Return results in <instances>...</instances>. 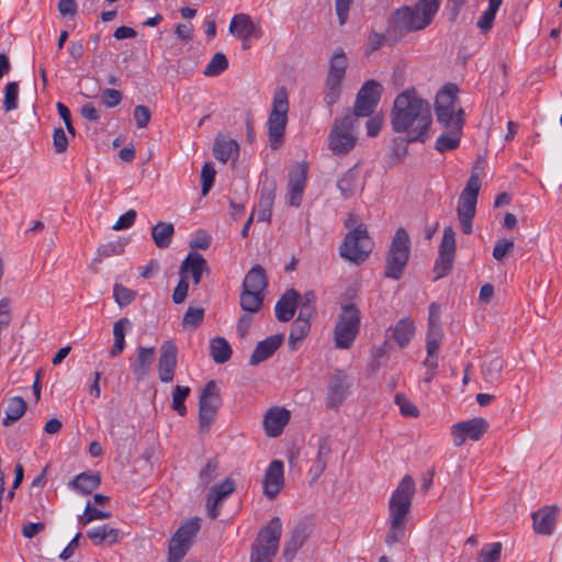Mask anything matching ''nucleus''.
Listing matches in <instances>:
<instances>
[{
    "label": "nucleus",
    "instance_id": "a18cd8bd",
    "mask_svg": "<svg viewBox=\"0 0 562 562\" xmlns=\"http://www.w3.org/2000/svg\"><path fill=\"white\" fill-rule=\"evenodd\" d=\"M111 516L110 512L101 510L88 502L83 513L78 516V522L85 527L94 520L109 519Z\"/></svg>",
    "mask_w": 562,
    "mask_h": 562
},
{
    "label": "nucleus",
    "instance_id": "f257e3e1",
    "mask_svg": "<svg viewBox=\"0 0 562 562\" xmlns=\"http://www.w3.org/2000/svg\"><path fill=\"white\" fill-rule=\"evenodd\" d=\"M431 122L429 103L414 89H407L396 97L391 112V124L394 132L407 134V143H425L429 137Z\"/></svg>",
    "mask_w": 562,
    "mask_h": 562
},
{
    "label": "nucleus",
    "instance_id": "bf43d9fd",
    "mask_svg": "<svg viewBox=\"0 0 562 562\" xmlns=\"http://www.w3.org/2000/svg\"><path fill=\"white\" fill-rule=\"evenodd\" d=\"M502 554V543L493 542L481 550V562H499Z\"/></svg>",
    "mask_w": 562,
    "mask_h": 562
},
{
    "label": "nucleus",
    "instance_id": "20e7f679",
    "mask_svg": "<svg viewBox=\"0 0 562 562\" xmlns=\"http://www.w3.org/2000/svg\"><path fill=\"white\" fill-rule=\"evenodd\" d=\"M361 328V313L355 303H344L340 306L333 340L337 349L347 350L355 344Z\"/></svg>",
    "mask_w": 562,
    "mask_h": 562
},
{
    "label": "nucleus",
    "instance_id": "09e8293b",
    "mask_svg": "<svg viewBox=\"0 0 562 562\" xmlns=\"http://www.w3.org/2000/svg\"><path fill=\"white\" fill-rule=\"evenodd\" d=\"M228 68V60L223 53H215L206 65L203 74L207 77H215Z\"/></svg>",
    "mask_w": 562,
    "mask_h": 562
},
{
    "label": "nucleus",
    "instance_id": "423d86ee",
    "mask_svg": "<svg viewBox=\"0 0 562 562\" xmlns=\"http://www.w3.org/2000/svg\"><path fill=\"white\" fill-rule=\"evenodd\" d=\"M282 533V522L273 517L263 526L251 547L250 562H272L278 552Z\"/></svg>",
    "mask_w": 562,
    "mask_h": 562
},
{
    "label": "nucleus",
    "instance_id": "473e14b6",
    "mask_svg": "<svg viewBox=\"0 0 562 562\" xmlns=\"http://www.w3.org/2000/svg\"><path fill=\"white\" fill-rule=\"evenodd\" d=\"M446 128L449 130V132L441 134L436 140L435 148L439 153L453 150L460 145V136L462 132L460 120L454 123V127Z\"/></svg>",
    "mask_w": 562,
    "mask_h": 562
},
{
    "label": "nucleus",
    "instance_id": "4be33fe9",
    "mask_svg": "<svg viewBox=\"0 0 562 562\" xmlns=\"http://www.w3.org/2000/svg\"><path fill=\"white\" fill-rule=\"evenodd\" d=\"M290 419V412L281 407L270 408L263 417L265 431L269 437H278Z\"/></svg>",
    "mask_w": 562,
    "mask_h": 562
},
{
    "label": "nucleus",
    "instance_id": "5fc2aeb1",
    "mask_svg": "<svg viewBox=\"0 0 562 562\" xmlns=\"http://www.w3.org/2000/svg\"><path fill=\"white\" fill-rule=\"evenodd\" d=\"M19 83L15 81L8 82L4 88L3 108L7 112L18 108Z\"/></svg>",
    "mask_w": 562,
    "mask_h": 562
},
{
    "label": "nucleus",
    "instance_id": "39448f33",
    "mask_svg": "<svg viewBox=\"0 0 562 562\" xmlns=\"http://www.w3.org/2000/svg\"><path fill=\"white\" fill-rule=\"evenodd\" d=\"M288 112L289 94L285 87H280L273 94L272 109L267 122L269 144L272 149H279L284 143Z\"/></svg>",
    "mask_w": 562,
    "mask_h": 562
},
{
    "label": "nucleus",
    "instance_id": "6ab92c4d",
    "mask_svg": "<svg viewBox=\"0 0 562 562\" xmlns=\"http://www.w3.org/2000/svg\"><path fill=\"white\" fill-rule=\"evenodd\" d=\"M263 494L272 501L284 486V464L281 460H272L265 473Z\"/></svg>",
    "mask_w": 562,
    "mask_h": 562
},
{
    "label": "nucleus",
    "instance_id": "e433bc0d",
    "mask_svg": "<svg viewBox=\"0 0 562 562\" xmlns=\"http://www.w3.org/2000/svg\"><path fill=\"white\" fill-rule=\"evenodd\" d=\"M337 188L344 199L352 198L359 189V172L356 167L347 170L338 180Z\"/></svg>",
    "mask_w": 562,
    "mask_h": 562
},
{
    "label": "nucleus",
    "instance_id": "79ce46f5",
    "mask_svg": "<svg viewBox=\"0 0 562 562\" xmlns=\"http://www.w3.org/2000/svg\"><path fill=\"white\" fill-rule=\"evenodd\" d=\"M210 353L215 363L227 362L232 357V348L223 337H215L210 341Z\"/></svg>",
    "mask_w": 562,
    "mask_h": 562
},
{
    "label": "nucleus",
    "instance_id": "c03bdc74",
    "mask_svg": "<svg viewBox=\"0 0 562 562\" xmlns=\"http://www.w3.org/2000/svg\"><path fill=\"white\" fill-rule=\"evenodd\" d=\"M504 368V360L501 357H492L482 364V375L487 383H494L499 380Z\"/></svg>",
    "mask_w": 562,
    "mask_h": 562
},
{
    "label": "nucleus",
    "instance_id": "052dcab7",
    "mask_svg": "<svg viewBox=\"0 0 562 562\" xmlns=\"http://www.w3.org/2000/svg\"><path fill=\"white\" fill-rule=\"evenodd\" d=\"M124 252V244L120 241H111L104 245H101L98 248L99 260L103 258H109L112 256H120Z\"/></svg>",
    "mask_w": 562,
    "mask_h": 562
},
{
    "label": "nucleus",
    "instance_id": "a211bd4d",
    "mask_svg": "<svg viewBox=\"0 0 562 562\" xmlns=\"http://www.w3.org/2000/svg\"><path fill=\"white\" fill-rule=\"evenodd\" d=\"M177 356L178 348L171 340L161 344L158 359V374L161 382L169 383L173 380Z\"/></svg>",
    "mask_w": 562,
    "mask_h": 562
},
{
    "label": "nucleus",
    "instance_id": "4c0bfd02",
    "mask_svg": "<svg viewBox=\"0 0 562 562\" xmlns=\"http://www.w3.org/2000/svg\"><path fill=\"white\" fill-rule=\"evenodd\" d=\"M267 288V278L261 266L252 267L246 274L243 282V290L263 293Z\"/></svg>",
    "mask_w": 562,
    "mask_h": 562
},
{
    "label": "nucleus",
    "instance_id": "1a4fd4ad",
    "mask_svg": "<svg viewBox=\"0 0 562 562\" xmlns=\"http://www.w3.org/2000/svg\"><path fill=\"white\" fill-rule=\"evenodd\" d=\"M357 143V119L346 114L336 119L328 136L329 149L335 155L348 154Z\"/></svg>",
    "mask_w": 562,
    "mask_h": 562
},
{
    "label": "nucleus",
    "instance_id": "6e6552de",
    "mask_svg": "<svg viewBox=\"0 0 562 562\" xmlns=\"http://www.w3.org/2000/svg\"><path fill=\"white\" fill-rule=\"evenodd\" d=\"M373 243L364 224L357 225L346 235L339 248L340 256L355 263L363 262L370 255Z\"/></svg>",
    "mask_w": 562,
    "mask_h": 562
},
{
    "label": "nucleus",
    "instance_id": "37998d69",
    "mask_svg": "<svg viewBox=\"0 0 562 562\" xmlns=\"http://www.w3.org/2000/svg\"><path fill=\"white\" fill-rule=\"evenodd\" d=\"M265 300L263 293H257L243 290L239 296V304L246 313H257L260 311Z\"/></svg>",
    "mask_w": 562,
    "mask_h": 562
},
{
    "label": "nucleus",
    "instance_id": "3c124183",
    "mask_svg": "<svg viewBox=\"0 0 562 562\" xmlns=\"http://www.w3.org/2000/svg\"><path fill=\"white\" fill-rule=\"evenodd\" d=\"M439 255L454 258L456 233L451 226H447L443 229V236L439 246Z\"/></svg>",
    "mask_w": 562,
    "mask_h": 562
},
{
    "label": "nucleus",
    "instance_id": "c9c22d12",
    "mask_svg": "<svg viewBox=\"0 0 562 562\" xmlns=\"http://www.w3.org/2000/svg\"><path fill=\"white\" fill-rule=\"evenodd\" d=\"M100 484L101 479L99 474L82 472L75 476V479L68 483V486L83 495H88L98 488Z\"/></svg>",
    "mask_w": 562,
    "mask_h": 562
},
{
    "label": "nucleus",
    "instance_id": "412c9836",
    "mask_svg": "<svg viewBox=\"0 0 562 562\" xmlns=\"http://www.w3.org/2000/svg\"><path fill=\"white\" fill-rule=\"evenodd\" d=\"M311 533V526L306 521H299L290 532L289 540L283 547V558L290 562L303 547Z\"/></svg>",
    "mask_w": 562,
    "mask_h": 562
},
{
    "label": "nucleus",
    "instance_id": "9b49d317",
    "mask_svg": "<svg viewBox=\"0 0 562 562\" xmlns=\"http://www.w3.org/2000/svg\"><path fill=\"white\" fill-rule=\"evenodd\" d=\"M480 189L481 180L476 173H472L458 200V218L460 221L462 232L467 235L472 233V222L476 213Z\"/></svg>",
    "mask_w": 562,
    "mask_h": 562
},
{
    "label": "nucleus",
    "instance_id": "dca6fc26",
    "mask_svg": "<svg viewBox=\"0 0 562 562\" xmlns=\"http://www.w3.org/2000/svg\"><path fill=\"white\" fill-rule=\"evenodd\" d=\"M488 423L484 418H472L460 422L451 427L453 443L462 446L468 439L476 441L487 431Z\"/></svg>",
    "mask_w": 562,
    "mask_h": 562
},
{
    "label": "nucleus",
    "instance_id": "f704fd0d",
    "mask_svg": "<svg viewBox=\"0 0 562 562\" xmlns=\"http://www.w3.org/2000/svg\"><path fill=\"white\" fill-rule=\"evenodd\" d=\"M132 328V322L127 317H122L113 325L114 344L110 350L111 357H116L125 349V334Z\"/></svg>",
    "mask_w": 562,
    "mask_h": 562
},
{
    "label": "nucleus",
    "instance_id": "b1692460",
    "mask_svg": "<svg viewBox=\"0 0 562 562\" xmlns=\"http://www.w3.org/2000/svg\"><path fill=\"white\" fill-rule=\"evenodd\" d=\"M283 335H272L259 341L249 359V364L258 366L269 359L282 345Z\"/></svg>",
    "mask_w": 562,
    "mask_h": 562
},
{
    "label": "nucleus",
    "instance_id": "72a5a7b5",
    "mask_svg": "<svg viewBox=\"0 0 562 562\" xmlns=\"http://www.w3.org/2000/svg\"><path fill=\"white\" fill-rule=\"evenodd\" d=\"M389 331H391V338L394 339L400 348H405L414 336V322L408 318H403L393 327H390Z\"/></svg>",
    "mask_w": 562,
    "mask_h": 562
},
{
    "label": "nucleus",
    "instance_id": "ddd939ff",
    "mask_svg": "<svg viewBox=\"0 0 562 562\" xmlns=\"http://www.w3.org/2000/svg\"><path fill=\"white\" fill-rule=\"evenodd\" d=\"M221 400L218 387L215 381H209L199 397V427L202 431H207L213 424Z\"/></svg>",
    "mask_w": 562,
    "mask_h": 562
},
{
    "label": "nucleus",
    "instance_id": "c85d7f7f",
    "mask_svg": "<svg viewBox=\"0 0 562 562\" xmlns=\"http://www.w3.org/2000/svg\"><path fill=\"white\" fill-rule=\"evenodd\" d=\"M207 270V262L199 252H189L180 267V276H187L190 272L194 284H199L203 271Z\"/></svg>",
    "mask_w": 562,
    "mask_h": 562
},
{
    "label": "nucleus",
    "instance_id": "7ed1b4c3",
    "mask_svg": "<svg viewBox=\"0 0 562 562\" xmlns=\"http://www.w3.org/2000/svg\"><path fill=\"white\" fill-rule=\"evenodd\" d=\"M414 494L415 482L412 476L405 475L389 501V531L385 536V543L389 547L402 542L405 538Z\"/></svg>",
    "mask_w": 562,
    "mask_h": 562
},
{
    "label": "nucleus",
    "instance_id": "338daca9",
    "mask_svg": "<svg viewBox=\"0 0 562 562\" xmlns=\"http://www.w3.org/2000/svg\"><path fill=\"white\" fill-rule=\"evenodd\" d=\"M385 42H386V36L384 34H381L378 32L370 33V35L368 37L366 54L370 55V54L379 50L385 44Z\"/></svg>",
    "mask_w": 562,
    "mask_h": 562
},
{
    "label": "nucleus",
    "instance_id": "680f3d73",
    "mask_svg": "<svg viewBox=\"0 0 562 562\" xmlns=\"http://www.w3.org/2000/svg\"><path fill=\"white\" fill-rule=\"evenodd\" d=\"M276 198V186L274 183H270L269 186H263L260 192V199L258 203V207L272 210Z\"/></svg>",
    "mask_w": 562,
    "mask_h": 562
},
{
    "label": "nucleus",
    "instance_id": "864d4df0",
    "mask_svg": "<svg viewBox=\"0 0 562 562\" xmlns=\"http://www.w3.org/2000/svg\"><path fill=\"white\" fill-rule=\"evenodd\" d=\"M113 297L120 307H125L137 297V292L116 283L113 286Z\"/></svg>",
    "mask_w": 562,
    "mask_h": 562
},
{
    "label": "nucleus",
    "instance_id": "4d7b16f0",
    "mask_svg": "<svg viewBox=\"0 0 562 562\" xmlns=\"http://www.w3.org/2000/svg\"><path fill=\"white\" fill-rule=\"evenodd\" d=\"M395 404L400 407L401 414L405 417H417L418 408L403 393H396L394 397Z\"/></svg>",
    "mask_w": 562,
    "mask_h": 562
},
{
    "label": "nucleus",
    "instance_id": "13d9d810",
    "mask_svg": "<svg viewBox=\"0 0 562 562\" xmlns=\"http://www.w3.org/2000/svg\"><path fill=\"white\" fill-rule=\"evenodd\" d=\"M216 171L212 162H205L201 170L202 195H206L214 184Z\"/></svg>",
    "mask_w": 562,
    "mask_h": 562
},
{
    "label": "nucleus",
    "instance_id": "cd10ccee",
    "mask_svg": "<svg viewBox=\"0 0 562 562\" xmlns=\"http://www.w3.org/2000/svg\"><path fill=\"white\" fill-rule=\"evenodd\" d=\"M533 529L539 535L549 536L553 532L557 519L555 507H543L532 514Z\"/></svg>",
    "mask_w": 562,
    "mask_h": 562
},
{
    "label": "nucleus",
    "instance_id": "603ef678",
    "mask_svg": "<svg viewBox=\"0 0 562 562\" xmlns=\"http://www.w3.org/2000/svg\"><path fill=\"white\" fill-rule=\"evenodd\" d=\"M189 386L177 385L172 391V404L171 407L175 409L180 416H184L187 414V407L184 404L186 398L190 394Z\"/></svg>",
    "mask_w": 562,
    "mask_h": 562
},
{
    "label": "nucleus",
    "instance_id": "ea45409f",
    "mask_svg": "<svg viewBox=\"0 0 562 562\" xmlns=\"http://www.w3.org/2000/svg\"><path fill=\"white\" fill-rule=\"evenodd\" d=\"M347 66H348L347 56H346L344 49L339 47L334 52V54L329 60V68H328V74H327L326 78L342 81L345 74H346Z\"/></svg>",
    "mask_w": 562,
    "mask_h": 562
},
{
    "label": "nucleus",
    "instance_id": "f8f14e48",
    "mask_svg": "<svg viewBox=\"0 0 562 562\" xmlns=\"http://www.w3.org/2000/svg\"><path fill=\"white\" fill-rule=\"evenodd\" d=\"M200 521L199 517H193L178 528L169 542L168 562H180L184 558L200 530Z\"/></svg>",
    "mask_w": 562,
    "mask_h": 562
},
{
    "label": "nucleus",
    "instance_id": "9d476101",
    "mask_svg": "<svg viewBox=\"0 0 562 562\" xmlns=\"http://www.w3.org/2000/svg\"><path fill=\"white\" fill-rule=\"evenodd\" d=\"M457 86L449 83L445 86L436 95L435 113L437 121L443 127H454V123L460 120L461 127H463V110L457 109L458 97Z\"/></svg>",
    "mask_w": 562,
    "mask_h": 562
},
{
    "label": "nucleus",
    "instance_id": "4468645a",
    "mask_svg": "<svg viewBox=\"0 0 562 562\" xmlns=\"http://www.w3.org/2000/svg\"><path fill=\"white\" fill-rule=\"evenodd\" d=\"M381 92L382 86L376 80L366 81L357 94L351 115L356 119L370 116L380 101Z\"/></svg>",
    "mask_w": 562,
    "mask_h": 562
},
{
    "label": "nucleus",
    "instance_id": "f3484780",
    "mask_svg": "<svg viewBox=\"0 0 562 562\" xmlns=\"http://www.w3.org/2000/svg\"><path fill=\"white\" fill-rule=\"evenodd\" d=\"M351 382L342 370H336L327 384L326 405L337 409L350 393Z\"/></svg>",
    "mask_w": 562,
    "mask_h": 562
},
{
    "label": "nucleus",
    "instance_id": "6e6d98bb",
    "mask_svg": "<svg viewBox=\"0 0 562 562\" xmlns=\"http://www.w3.org/2000/svg\"><path fill=\"white\" fill-rule=\"evenodd\" d=\"M218 461L210 459L199 473L200 484L205 487L217 476Z\"/></svg>",
    "mask_w": 562,
    "mask_h": 562
},
{
    "label": "nucleus",
    "instance_id": "bb28decb",
    "mask_svg": "<svg viewBox=\"0 0 562 562\" xmlns=\"http://www.w3.org/2000/svg\"><path fill=\"white\" fill-rule=\"evenodd\" d=\"M155 359L154 347H138L136 359L131 363V370L136 381H142L150 371Z\"/></svg>",
    "mask_w": 562,
    "mask_h": 562
},
{
    "label": "nucleus",
    "instance_id": "58836bf2",
    "mask_svg": "<svg viewBox=\"0 0 562 562\" xmlns=\"http://www.w3.org/2000/svg\"><path fill=\"white\" fill-rule=\"evenodd\" d=\"M175 235L173 224L168 222H158L151 228V237L156 247L164 249L168 248Z\"/></svg>",
    "mask_w": 562,
    "mask_h": 562
},
{
    "label": "nucleus",
    "instance_id": "7c9ffc66",
    "mask_svg": "<svg viewBox=\"0 0 562 562\" xmlns=\"http://www.w3.org/2000/svg\"><path fill=\"white\" fill-rule=\"evenodd\" d=\"M87 537L94 546L113 544L119 541L120 530L109 525H102L91 528L87 532Z\"/></svg>",
    "mask_w": 562,
    "mask_h": 562
},
{
    "label": "nucleus",
    "instance_id": "8fccbe9b",
    "mask_svg": "<svg viewBox=\"0 0 562 562\" xmlns=\"http://www.w3.org/2000/svg\"><path fill=\"white\" fill-rule=\"evenodd\" d=\"M340 80L327 79L325 81L324 102L328 108H331L340 98L341 94Z\"/></svg>",
    "mask_w": 562,
    "mask_h": 562
},
{
    "label": "nucleus",
    "instance_id": "0e129e2a",
    "mask_svg": "<svg viewBox=\"0 0 562 562\" xmlns=\"http://www.w3.org/2000/svg\"><path fill=\"white\" fill-rule=\"evenodd\" d=\"M204 317V310L202 307L190 306L183 316V324L193 327L199 326Z\"/></svg>",
    "mask_w": 562,
    "mask_h": 562
},
{
    "label": "nucleus",
    "instance_id": "69168bd1",
    "mask_svg": "<svg viewBox=\"0 0 562 562\" xmlns=\"http://www.w3.org/2000/svg\"><path fill=\"white\" fill-rule=\"evenodd\" d=\"M54 150L57 154L65 153L68 147V138L63 127H55L53 133Z\"/></svg>",
    "mask_w": 562,
    "mask_h": 562
},
{
    "label": "nucleus",
    "instance_id": "a19ab883",
    "mask_svg": "<svg viewBox=\"0 0 562 562\" xmlns=\"http://www.w3.org/2000/svg\"><path fill=\"white\" fill-rule=\"evenodd\" d=\"M25 411L26 402L21 396L10 398L2 420L3 426L8 427L18 422L25 414Z\"/></svg>",
    "mask_w": 562,
    "mask_h": 562
},
{
    "label": "nucleus",
    "instance_id": "0eeeda50",
    "mask_svg": "<svg viewBox=\"0 0 562 562\" xmlns=\"http://www.w3.org/2000/svg\"><path fill=\"white\" fill-rule=\"evenodd\" d=\"M411 252V238L405 228L396 229L386 257L384 276L398 280L407 265Z\"/></svg>",
    "mask_w": 562,
    "mask_h": 562
},
{
    "label": "nucleus",
    "instance_id": "49530a36",
    "mask_svg": "<svg viewBox=\"0 0 562 562\" xmlns=\"http://www.w3.org/2000/svg\"><path fill=\"white\" fill-rule=\"evenodd\" d=\"M440 5V0H420L415 9L419 13L420 19L425 23V26H428L434 15L437 13Z\"/></svg>",
    "mask_w": 562,
    "mask_h": 562
},
{
    "label": "nucleus",
    "instance_id": "774afa93",
    "mask_svg": "<svg viewBox=\"0 0 562 562\" xmlns=\"http://www.w3.org/2000/svg\"><path fill=\"white\" fill-rule=\"evenodd\" d=\"M514 249V241L502 239L496 243L493 249V257L497 261H502L506 255Z\"/></svg>",
    "mask_w": 562,
    "mask_h": 562
},
{
    "label": "nucleus",
    "instance_id": "aec40b11",
    "mask_svg": "<svg viewBox=\"0 0 562 562\" xmlns=\"http://www.w3.org/2000/svg\"><path fill=\"white\" fill-rule=\"evenodd\" d=\"M234 491L235 483L231 479H226L222 483L212 486L206 497V509L211 519L214 520L218 517L222 501H224Z\"/></svg>",
    "mask_w": 562,
    "mask_h": 562
},
{
    "label": "nucleus",
    "instance_id": "c756f323",
    "mask_svg": "<svg viewBox=\"0 0 562 562\" xmlns=\"http://www.w3.org/2000/svg\"><path fill=\"white\" fill-rule=\"evenodd\" d=\"M239 154V145L236 140L227 137L224 134H218L214 140L213 155L214 157L225 164L234 155L237 157Z\"/></svg>",
    "mask_w": 562,
    "mask_h": 562
},
{
    "label": "nucleus",
    "instance_id": "f03ea898",
    "mask_svg": "<svg viewBox=\"0 0 562 562\" xmlns=\"http://www.w3.org/2000/svg\"><path fill=\"white\" fill-rule=\"evenodd\" d=\"M414 494L415 482L412 476L405 475L389 501V531L385 536V543L389 547L402 542L405 538Z\"/></svg>",
    "mask_w": 562,
    "mask_h": 562
},
{
    "label": "nucleus",
    "instance_id": "de8ad7c7",
    "mask_svg": "<svg viewBox=\"0 0 562 562\" xmlns=\"http://www.w3.org/2000/svg\"><path fill=\"white\" fill-rule=\"evenodd\" d=\"M330 448L325 440L319 442L317 456L314 460V463L311 468V473H313L314 479L321 476V474L325 471L327 465V458L329 454Z\"/></svg>",
    "mask_w": 562,
    "mask_h": 562
},
{
    "label": "nucleus",
    "instance_id": "393cba45",
    "mask_svg": "<svg viewBox=\"0 0 562 562\" xmlns=\"http://www.w3.org/2000/svg\"><path fill=\"white\" fill-rule=\"evenodd\" d=\"M299 305V292L294 289L285 293L277 301L274 306L276 317L279 322H289L295 314Z\"/></svg>",
    "mask_w": 562,
    "mask_h": 562
},
{
    "label": "nucleus",
    "instance_id": "2f4dec72",
    "mask_svg": "<svg viewBox=\"0 0 562 562\" xmlns=\"http://www.w3.org/2000/svg\"><path fill=\"white\" fill-rule=\"evenodd\" d=\"M310 319L311 317H308V313H305L304 311L299 312L289 335V346L292 350L296 349V344L307 336L311 329Z\"/></svg>",
    "mask_w": 562,
    "mask_h": 562
},
{
    "label": "nucleus",
    "instance_id": "e2e57ef3",
    "mask_svg": "<svg viewBox=\"0 0 562 562\" xmlns=\"http://www.w3.org/2000/svg\"><path fill=\"white\" fill-rule=\"evenodd\" d=\"M453 259L452 257L438 255L434 267L436 279L443 278L451 271Z\"/></svg>",
    "mask_w": 562,
    "mask_h": 562
},
{
    "label": "nucleus",
    "instance_id": "a878e982",
    "mask_svg": "<svg viewBox=\"0 0 562 562\" xmlns=\"http://www.w3.org/2000/svg\"><path fill=\"white\" fill-rule=\"evenodd\" d=\"M394 23L396 27L407 32L418 31L426 27L416 9H412L409 7H404L395 11Z\"/></svg>",
    "mask_w": 562,
    "mask_h": 562
},
{
    "label": "nucleus",
    "instance_id": "5701e85b",
    "mask_svg": "<svg viewBox=\"0 0 562 562\" xmlns=\"http://www.w3.org/2000/svg\"><path fill=\"white\" fill-rule=\"evenodd\" d=\"M229 32L236 34L243 43L249 42L251 37L258 38L260 36V30L254 24L250 16L245 13L233 16Z\"/></svg>",
    "mask_w": 562,
    "mask_h": 562
},
{
    "label": "nucleus",
    "instance_id": "2eb2a0df",
    "mask_svg": "<svg viewBox=\"0 0 562 562\" xmlns=\"http://www.w3.org/2000/svg\"><path fill=\"white\" fill-rule=\"evenodd\" d=\"M308 165L296 162L292 166L288 176L286 202L291 206L299 207L302 203L303 193L306 188Z\"/></svg>",
    "mask_w": 562,
    "mask_h": 562
}]
</instances>
